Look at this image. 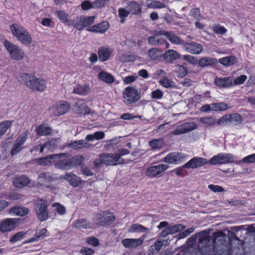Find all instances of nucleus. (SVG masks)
Returning <instances> with one entry per match:
<instances>
[{
	"mask_svg": "<svg viewBox=\"0 0 255 255\" xmlns=\"http://www.w3.org/2000/svg\"><path fill=\"white\" fill-rule=\"evenodd\" d=\"M165 6L164 3L156 0H152L148 5V7L154 8H161Z\"/></svg>",
	"mask_w": 255,
	"mask_h": 255,
	"instance_id": "052dcab7",
	"label": "nucleus"
},
{
	"mask_svg": "<svg viewBox=\"0 0 255 255\" xmlns=\"http://www.w3.org/2000/svg\"><path fill=\"white\" fill-rule=\"evenodd\" d=\"M149 230V229L143 227V226L138 224H135L132 225L130 228L128 229L129 233H135V232H139V233H145L147 232Z\"/></svg>",
	"mask_w": 255,
	"mask_h": 255,
	"instance_id": "ea45409f",
	"label": "nucleus"
},
{
	"mask_svg": "<svg viewBox=\"0 0 255 255\" xmlns=\"http://www.w3.org/2000/svg\"><path fill=\"white\" fill-rule=\"evenodd\" d=\"M100 157L102 158L103 164L106 165H116L118 163L115 154L102 153Z\"/></svg>",
	"mask_w": 255,
	"mask_h": 255,
	"instance_id": "b1692460",
	"label": "nucleus"
},
{
	"mask_svg": "<svg viewBox=\"0 0 255 255\" xmlns=\"http://www.w3.org/2000/svg\"><path fill=\"white\" fill-rule=\"evenodd\" d=\"M57 179V175L51 172H43L38 176L39 183L41 185L51 182Z\"/></svg>",
	"mask_w": 255,
	"mask_h": 255,
	"instance_id": "412c9836",
	"label": "nucleus"
},
{
	"mask_svg": "<svg viewBox=\"0 0 255 255\" xmlns=\"http://www.w3.org/2000/svg\"><path fill=\"white\" fill-rule=\"evenodd\" d=\"M211 104L212 111H225L230 108V107L228 106L227 104L224 102H220L219 103H213Z\"/></svg>",
	"mask_w": 255,
	"mask_h": 255,
	"instance_id": "37998d69",
	"label": "nucleus"
},
{
	"mask_svg": "<svg viewBox=\"0 0 255 255\" xmlns=\"http://www.w3.org/2000/svg\"><path fill=\"white\" fill-rule=\"evenodd\" d=\"M47 233V230L46 229H42L37 230L35 236L31 238L28 242H33L35 241H38L41 238H43L45 237V234Z\"/></svg>",
	"mask_w": 255,
	"mask_h": 255,
	"instance_id": "de8ad7c7",
	"label": "nucleus"
},
{
	"mask_svg": "<svg viewBox=\"0 0 255 255\" xmlns=\"http://www.w3.org/2000/svg\"><path fill=\"white\" fill-rule=\"evenodd\" d=\"M208 163L206 158L194 157L182 166L183 168H197Z\"/></svg>",
	"mask_w": 255,
	"mask_h": 255,
	"instance_id": "2eb2a0df",
	"label": "nucleus"
},
{
	"mask_svg": "<svg viewBox=\"0 0 255 255\" xmlns=\"http://www.w3.org/2000/svg\"><path fill=\"white\" fill-rule=\"evenodd\" d=\"M171 234H173L179 231L183 230L185 227L182 224H176L174 226L169 227Z\"/></svg>",
	"mask_w": 255,
	"mask_h": 255,
	"instance_id": "6e6d98bb",
	"label": "nucleus"
},
{
	"mask_svg": "<svg viewBox=\"0 0 255 255\" xmlns=\"http://www.w3.org/2000/svg\"><path fill=\"white\" fill-rule=\"evenodd\" d=\"M163 144L162 139H155L150 140L149 145L152 149H159L162 147Z\"/></svg>",
	"mask_w": 255,
	"mask_h": 255,
	"instance_id": "3c124183",
	"label": "nucleus"
},
{
	"mask_svg": "<svg viewBox=\"0 0 255 255\" xmlns=\"http://www.w3.org/2000/svg\"><path fill=\"white\" fill-rule=\"evenodd\" d=\"M83 17L84 20V28L92 24L94 22V20L95 18L94 16Z\"/></svg>",
	"mask_w": 255,
	"mask_h": 255,
	"instance_id": "e2e57ef3",
	"label": "nucleus"
},
{
	"mask_svg": "<svg viewBox=\"0 0 255 255\" xmlns=\"http://www.w3.org/2000/svg\"><path fill=\"white\" fill-rule=\"evenodd\" d=\"M184 157L185 156L181 153L172 152L167 155L164 161L168 163H177L181 162Z\"/></svg>",
	"mask_w": 255,
	"mask_h": 255,
	"instance_id": "4be33fe9",
	"label": "nucleus"
},
{
	"mask_svg": "<svg viewBox=\"0 0 255 255\" xmlns=\"http://www.w3.org/2000/svg\"><path fill=\"white\" fill-rule=\"evenodd\" d=\"M20 221L19 218L6 219L0 223V231L2 232L10 231L18 226Z\"/></svg>",
	"mask_w": 255,
	"mask_h": 255,
	"instance_id": "f8f14e48",
	"label": "nucleus"
},
{
	"mask_svg": "<svg viewBox=\"0 0 255 255\" xmlns=\"http://www.w3.org/2000/svg\"><path fill=\"white\" fill-rule=\"evenodd\" d=\"M105 133L103 131H97L93 134H90L86 135L85 139L87 141H93L94 139L100 140L105 137Z\"/></svg>",
	"mask_w": 255,
	"mask_h": 255,
	"instance_id": "c03bdc74",
	"label": "nucleus"
},
{
	"mask_svg": "<svg viewBox=\"0 0 255 255\" xmlns=\"http://www.w3.org/2000/svg\"><path fill=\"white\" fill-rule=\"evenodd\" d=\"M219 62L223 65L229 66L236 64L238 62V60L236 57L230 56L220 58Z\"/></svg>",
	"mask_w": 255,
	"mask_h": 255,
	"instance_id": "f704fd0d",
	"label": "nucleus"
},
{
	"mask_svg": "<svg viewBox=\"0 0 255 255\" xmlns=\"http://www.w3.org/2000/svg\"><path fill=\"white\" fill-rule=\"evenodd\" d=\"M163 58L165 62L172 64L174 60L179 59L181 55L176 51L173 49L166 50L162 55Z\"/></svg>",
	"mask_w": 255,
	"mask_h": 255,
	"instance_id": "a211bd4d",
	"label": "nucleus"
},
{
	"mask_svg": "<svg viewBox=\"0 0 255 255\" xmlns=\"http://www.w3.org/2000/svg\"><path fill=\"white\" fill-rule=\"evenodd\" d=\"M74 107L78 114H86L90 113V108L85 104L83 99H79L75 103Z\"/></svg>",
	"mask_w": 255,
	"mask_h": 255,
	"instance_id": "393cba45",
	"label": "nucleus"
},
{
	"mask_svg": "<svg viewBox=\"0 0 255 255\" xmlns=\"http://www.w3.org/2000/svg\"><path fill=\"white\" fill-rule=\"evenodd\" d=\"M90 92V88L89 84H77L74 87L72 93L82 96H86L88 95Z\"/></svg>",
	"mask_w": 255,
	"mask_h": 255,
	"instance_id": "a878e982",
	"label": "nucleus"
},
{
	"mask_svg": "<svg viewBox=\"0 0 255 255\" xmlns=\"http://www.w3.org/2000/svg\"><path fill=\"white\" fill-rule=\"evenodd\" d=\"M114 215L109 212L100 211L94 215V221L99 226L109 225L115 221Z\"/></svg>",
	"mask_w": 255,
	"mask_h": 255,
	"instance_id": "39448f33",
	"label": "nucleus"
},
{
	"mask_svg": "<svg viewBox=\"0 0 255 255\" xmlns=\"http://www.w3.org/2000/svg\"><path fill=\"white\" fill-rule=\"evenodd\" d=\"M76 27L79 30H82L84 28L83 17H77L75 21L73 20V24L70 25Z\"/></svg>",
	"mask_w": 255,
	"mask_h": 255,
	"instance_id": "8fccbe9b",
	"label": "nucleus"
},
{
	"mask_svg": "<svg viewBox=\"0 0 255 255\" xmlns=\"http://www.w3.org/2000/svg\"><path fill=\"white\" fill-rule=\"evenodd\" d=\"M136 59V57L134 55L132 54H124L119 58L120 61L125 63L134 61Z\"/></svg>",
	"mask_w": 255,
	"mask_h": 255,
	"instance_id": "864d4df0",
	"label": "nucleus"
},
{
	"mask_svg": "<svg viewBox=\"0 0 255 255\" xmlns=\"http://www.w3.org/2000/svg\"><path fill=\"white\" fill-rule=\"evenodd\" d=\"M4 45L12 59L19 61L23 58L24 52L19 46L12 44L7 40L4 41Z\"/></svg>",
	"mask_w": 255,
	"mask_h": 255,
	"instance_id": "423d86ee",
	"label": "nucleus"
},
{
	"mask_svg": "<svg viewBox=\"0 0 255 255\" xmlns=\"http://www.w3.org/2000/svg\"><path fill=\"white\" fill-rule=\"evenodd\" d=\"M84 159L83 156L77 155L54 163L55 167L62 170H69L78 165H81Z\"/></svg>",
	"mask_w": 255,
	"mask_h": 255,
	"instance_id": "f03ea898",
	"label": "nucleus"
},
{
	"mask_svg": "<svg viewBox=\"0 0 255 255\" xmlns=\"http://www.w3.org/2000/svg\"><path fill=\"white\" fill-rule=\"evenodd\" d=\"M234 157L230 153H219L213 156L208 161L211 165L224 164L232 163L234 161Z\"/></svg>",
	"mask_w": 255,
	"mask_h": 255,
	"instance_id": "1a4fd4ad",
	"label": "nucleus"
},
{
	"mask_svg": "<svg viewBox=\"0 0 255 255\" xmlns=\"http://www.w3.org/2000/svg\"><path fill=\"white\" fill-rule=\"evenodd\" d=\"M128 153H129V151L127 149H119L117 153L115 154L118 164L124 163V160L123 158H121V156Z\"/></svg>",
	"mask_w": 255,
	"mask_h": 255,
	"instance_id": "09e8293b",
	"label": "nucleus"
},
{
	"mask_svg": "<svg viewBox=\"0 0 255 255\" xmlns=\"http://www.w3.org/2000/svg\"><path fill=\"white\" fill-rule=\"evenodd\" d=\"M75 227L82 229H89L92 228V224L85 219H81L76 221L75 223Z\"/></svg>",
	"mask_w": 255,
	"mask_h": 255,
	"instance_id": "58836bf2",
	"label": "nucleus"
},
{
	"mask_svg": "<svg viewBox=\"0 0 255 255\" xmlns=\"http://www.w3.org/2000/svg\"><path fill=\"white\" fill-rule=\"evenodd\" d=\"M112 51V50L109 48L100 47L98 51L99 59L103 62L108 60L110 58Z\"/></svg>",
	"mask_w": 255,
	"mask_h": 255,
	"instance_id": "c756f323",
	"label": "nucleus"
},
{
	"mask_svg": "<svg viewBox=\"0 0 255 255\" xmlns=\"http://www.w3.org/2000/svg\"><path fill=\"white\" fill-rule=\"evenodd\" d=\"M108 0H96L93 2L94 8H101L108 4Z\"/></svg>",
	"mask_w": 255,
	"mask_h": 255,
	"instance_id": "680f3d73",
	"label": "nucleus"
},
{
	"mask_svg": "<svg viewBox=\"0 0 255 255\" xmlns=\"http://www.w3.org/2000/svg\"><path fill=\"white\" fill-rule=\"evenodd\" d=\"M56 15L61 21L70 26L73 24V20L69 19V14L63 10H58L56 11Z\"/></svg>",
	"mask_w": 255,
	"mask_h": 255,
	"instance_id": "2f4dec72",
	"label": "nucleus"
},
{
	"mask_svg": "<svg viewBox=\"0 0 255 255\" xmlns=\"http://www.w3.org/2000/svg\"><path fill=\"white\" fill-rule=\"evenodd\" d=\"M61 178L66 180L74 187L78 186L81 183V178L71 172L65 173L61 176Z\"/></svg>",
	"mask_w": 255,
	"mask_h": 255,
	"instance_id": "aec40b11",
	"label": "nucleus"
},
{
	"mask_svg": "<svg viewBox=\"0 0 255 255\" xmlns=\"http://www.w3.org/2000/svg\"><path fill=\"white\" fill-rule=\"evenodd\" d=\"M184 47L187 52L192 54H198L203 51L202 45L195 42L190 43L184 42Z\"/></svg>",
	"mask_w": 255,
	"mask_h": 255,
	"instance_id": "f3484780",
	"label": "nucleus"
},
{
	"mask_svg": "<svg viewBox=\"0 0 255 255\" xmlns=\"http://www.w3.org/2000/svg\"><path fill=\"white\" fill-rule=\"evenodd\" d=\"M109 24L107 21H103L97 25L90 27L87 30L91 32L104 33L109 28Z\"/></svg>",
	"mask_w": 255,
	"mask_h": 255,
	"instance_id": "cd10ccee",
	"label": "nucleus"
},
{
	"mask_svg": "<svg viewBox=\"0 0 255 255\" xmlns=\"http://www.w3.org/2000/svg\"><path fill=\"white\" fill-rule=\"evenodd\" d=\"M61 139L59 138H52L50 140L46 142L47 148L52 151L55 149L61 147Z\"/></svg>",
	"mask_w": 255,
	"mask_h": 255,
	"instance_id": "c9c22d12",
	"label": "nucleus"
},
{
	"mask_svg": "<svg viewBox=\"0 0 255 255\" xmlns=\"http://www.w3.org/2000/svg\"><path fill=\"white\" fill-rule=\"evenodd\" d=\"M17 79L19 82L25 84L28 88L34 91L42 92L46 88V83L45 80L37 78L34 75L31 74L20 73L17 76Z\"/></svg>",
	"mask_w": 255,
	"mask_h": 255,
	"instance_id": "f257e3e1",
	"label": "nucleus"
},
{
	"mask_svg": "<svg viewBox=\"0 0 255 255\" xmlns=\"http://www.w3.org/2000/svg\"><path fill=\"white\" fill-rule=\"evenodd\" d=\"M36 131L37 134L40 136L49 135H50L52 132V129L47 125L45 124L39 125L37 127Z\"/></svg>",
	"mask_w": 255,
	"mask_h": 255,
	"instance_id": "473e14b6",
	"label": "nucleus"
},
{
	"mask_svg": "<svg viewBox=\"0 0 255 255\" xmlns=\"http://www.w3.org/2000/svg\"><path fill=\"white\" fill-rule=\"evenodd\" d=\"M190 15L194 17V18L199 20L201 17L204 18L203 16H201L200 13V10L199 8H193L190 11Z\"/></svg>",
	"mask_w": 255,
	"mask_h": 255,
	"instance_id": "338daca9",
	"label": "nucleus"
},
{
	"mask_svg": "<svg viewBox=\"0 0 255 255\" xmlns=\"http://www.w3.org/2000/svg\"><path fill=\"white\" fill-rule=\"evenodd\" d=\"M160 83L161 85H162L163 86H164L165 88H171L174 87V82L172 81L167 79L164 78L160 81Z\"/></svg>",
	"mask_w": 255,
	"mask_h": 255,
	"instance_id": "0e129e2a",
	"label": "nucleus"
},
{
	"mask_svg": "<svg viewBox=\"0 0 255 255\" xmlns=\"http://www.w3.org/2000/svg\"><path fill=\"white\" fill-rule=\"evenodd\" d=\"M35 210L38 219L41 221H45L48 218V211L46 201L37 199L35 205Z\"/></svg>",
	"mask_w": 255,
	"mask_h": 255,
	"instance_id": "0eeeda50",
	"label": "nucleus"
},
{
	"mask_svg": "<svg viewBox=\"0 0 255 255\" xmlns=\"http://www.w3.org/2000/svg\"><path fill=\"white\" fill-rule=\"evenodd\" d=\"M29 133L28 130H26L21 133L16 139L10 150V154L12 156L17 154L23 148L22 145L27 139Z\"/></svg>",
	"mask_w": 255,
	"mask_h": 255,
	"instance_id": "9d476101",
	"label": "nucleus"
},
{
	"mask_svg": "<svg viewBox=\"0 0 255 255\" xmlns=\"http://www.w3.org/2000/svg\"><path fill=\"white\" fill-rule=\"evenodd\" d=\"M183 59L185 61L188 62L189 63L194 65H195L198 63L199 61L196 57L190 55H184Z\"/></svg>",
	"mask_w": 255,
	"mask_h": 255,
	"instance_id": "13d9d810",
	"label": "nucleus"
},
{
	"mask_svg": "<svg viewBox=\"0 0 255 255\" xmlns=\"http://www.w3.org/2000/svg\"><path fill=\"white\" fill-rule=\"evenodd\" d=\"M11 125V122L10 121H4L0 123V138L7 129L10 127Z\"/></svg>",
	"mask_w": 255,
	"mask_h": 255,
	"instance_id": "603ef678",
	"label": "nucleus"
},
{
	"mask_svg": "<svg viewBox=\"0 0 255 255\" xmlns=\"http://www.w3.org/2000/svg\"><path fill=\"white\" fill-rule=\"evenodd\" d=\"M86 139L72 141L69 144L68 146L75 150H79L82 148H88L93 146L92 144L88 143Z\"/></svg>",
	"mask_w": 255,
	"mask_h": 255,
	"instance_id": "5701e85b",
	"label": "nucleus"
},
{
	"mask_svg": "<svg viewBox=\"0 0 255 255\" xmlns=\"http://www.w3.org/2000/svg\"><path fill=\"white\" fill-rule=\"evenodd\" d=\"M67 156L68 154L66 153L51 154L47 156L36 159L35 162L38 165L40 166H49L52 165L56 161L58 162V159H60L62 157H66Z\"/></svg>",
	"mask_w": 255,
	"mask_h": 255,
	"instance_id": "6e6552de",
	"label": "nucleus"
},
{
	"mask_svg": "<svg viewBox=\"0 0 255 255\" xmlns=\"http://www.w3.org/2000/svg\"><path fill=\"white\" fill-rule=\"evenodd\" d=\"M197 128L196 123H185L177 126L172 133L174 135H180L189 132Z\"/></svg>",
	"mask_w": 255,
	"mask_h": 255,
	"instance_id": "ddd939ff",
	"label": "nucleus"
},
{
	"mask_svg": "<svg viewBox=\"0 0 255 255\" xmlns=\"http://www.w3.org/2000/svg\"><path fill=\"white\" fill-rule=\"evenodd\" d=\"M230 125L236 126L241 124L243 121L242 116L238 113L229 114Z\"/></svg>",
	"mask_w": 255,
	"mask_h": 255,
	"instance_id": "72a5a7b5",
	"label": "nucleus"
},
{
	"mask_svg": "<svg viewBox=\"0 0 255 255\" xmlns=\"http://www.w3.org/2000/svg\"><path fill=\"white\" fill-rule=\"evenodd\" d=\"M199 121L203 124L205 125L206 127H214L217 124L216 119L211 116L202 117Z\"/></svg>",
	"mask_w": 255,
	"mask_h": 255,
	"instance_id": "4c0bfd02",
	"label": "nucleus"
},
{
	"mask_svg": "<svg viewBox=\"0 0 255 255\" xmlns=\"http://www.w3.org/2000/svg\"><path fill=\"white\" fill-rule=\"evenodd\" d=\"M31 180L26 175H21L13 179L14 186L17 188H22L30 183Z\"/></svg>",
	"mask_w": 255,
	"mask_h": 255,
	"instance_id": "bb28decb",
	"label": "nucleus"
},
{
	"mask_svg": "<svg viewBox=\"0 0 255 255\" xmlns=\"http://www.w3.org/2000/svg\"><path fill=\"white\" fill-rule=\"evenodd\" d=\"M176 69L177 70L178 76L180 77H183L187 74V70L182 65H177L176 66Z\"/></svg>",
	"mask_w": 255,
	"mask_h": 255,
	"instance_id": "774afa93",
	"label": "nucleus"
},
{
	"mask_svg": "<svg viewBox=\"0 0 255 255\" xmlns=\"http://www.w3.org/2000/svg\"><path fill=\"white\" fill-rule=\"evenodd\" d=\"M127 8L131 14L138 15L141 12V5L135 1L129 2L127 6Z\"/></svg>",
	"mask_w": 255,
	"mask_h": 255,
	"instance_id": "c85d7f7f",
	"label": "nucleus"
},
{
	"mask_svg": "<svg viewBox=\"0 0 255 255\" xmlns=\"http://www.w3.org/2000/svg\"><path fill=\"white\" fill-rule=\"evenodd\" d=\"M148 55L153 60H159L161 57V51L157 48H151L148 51Z\"/></svg>",
	"mask_w": 255,
	"mask_h": 255,
	"instance_id": "a19ab883",
	"label": "nucleus"
},
{
	"mask_svg": "<svg viewBox=\"0 0 255 255\" xmlns=\"http://www.w3.org/2000/svg\"><path fill=\"white\" fill-rule=\"evenodd\" d=\"M143 243V239H124L122 241L123 246L128 249L136 248L141 245Z\"/></svg>",
	"mask_w": 255,
	"mask_h": 255,
	"instance_id": "dca6fc26",
	"label": "nucleus"
},
{
	"mask_svg": "<svg viewBox=\"0 0 255 255\" xmlns=\"http://www.w3.org/2000/svg\"><path fill=\"white\" fill-rule=\"evenodd\" d=\"M10 29L13 35L23 44L28 45L31 43L30 34L20 24H13L10 26Z\"/></svg>",
	"mask_w": 255,
	"mask_h": 255,
	"instance_id": "7ed1b4c3",
	"label": "nucleus"
},
{
	"mask_svg": "<svg viewBox=\"0 0 255 255\" xmlns=\"http://www.w3.org/2000/svg\"><path fill=\"white\" fill-rule=\"evenodd\" d=\"M213 30L214 32L217 34H223L227 32V29L219 24H216L213 26Z\"/></svg>",
	"mask_w": 255,
	"mask_h": 255,
	"instance_id": "4d7b16f0",
	"label": "nucleus"
},
{
	"mask_svg": "<svg viewBox=\"0 0 255 255\" xmlns=\"http://www.w3.org/2000/svg\"><path fill=\"white\" fill-rule=\"evenodd\" d=\"M229 117V114H227L222 116L217 122V124L220 126H224L230 125V117Z\"/></svg>",
	"mask_w": 255,
	"mask_h": 255,
	"instance_id": "5fc2aeb1",
	"label": "nucleus"
},
{
	"mask_svg": "<svg viewBox=\"0 0 255 255\" xmlns=\"http://www.w3.org/2000/svg\"><path fill=\"white\" fill-rule=\"evenodd\" d=\"M25 235V233L23 232H19L14 235L10 239L9 241L11 243L16 242L23 239Z\"/></svg>",
	"mask_w": 255,
	"mask_h": 255,
	"instance_id": "bf43d9fd",
	"label": "nucleus"
},
{
	"mask_svg": "<svg viewBox=\"0 0 255 255\" xmlns=\"http://www.w3.org/2000/svg\"><path fill=\"white\" fill-rule=\"evenodd\" d=\"M163 245V241L157 240L154 244L151 246L149 249V252L151 255H153L155 252L158 253L161 250Z\"/></svg>",
	"mask_w": 255,
	"mask_h": 255,
	"instance_id": "a18cd8bd",
	"label": "nucleus"
},
{
	"mask_svg": "<svg viewBox=\"0 0 255 255\" xmlns=\"http://www.w3.org/2000/svg\"><path fill=\"white\" fill-rule=\"evenodd\" d=\"M216 62L217 60L214 58L204 57L199 60L198 64L201 67H204L214 65Z\"/></svg>",
	"mask_w": 255,
	"mask_h": 255,
	"instance_id": "e433bc0d",
	"label": "nucleus"
},
{
	"mask_svg": "<svg viewBox=\"0 0 255 255\" xmlns=\"http://www.w3.org/2000/svg\"><path fill=\"white\" fill-rule=\"evenodd\" d=\"M168 167L169 166L167 164H159L148 168L145 174L150 177H154L164 172Z\"/></svg>",
	"mask_w": 255,
	"mask_h": 255,
	"instance_id": "4468645a",
	"label": "nucleus"
},
{
	"mask_svg": "<svg viewBox=\"0 0 255 255\" xmlns=\"http://www.w3.org/2000/svg\"><path fill=\"white\" fill-rule=\"evenodd\" d=\"M167 34V38L173 43L180 45L184 43V41L181 39L179 37L176 35L173 32H169Z\"/></svg>",
	"mask_w": 255,
	"mask_h": 255,
	"instance_id": "79ce46f5",
	"label": "nucleus"
},
{
	"mask_svg": "<svg viewBox=\"0 0 255 255\" xmlns=\"http://www.w3.org/2000/svg\"><path fill=\"white\" fill-rule=\"evenodd\" d=\"M141 93L134 87L128 86L123 92L124 102L130 105L137 102L141 98Z\"/></svg>",
	"mask_w": 255,
	"mask_h": 255,
	"instance_id": "20e7f679",
	"label": "nucleus"
},
{
	"mask_svg": "<svg viewBox=\"0 0 255 255\" xmlns=\"http://www.w3.org/2000/svg\"><path fill=\"white\" fill-rule=\"evenodd\" d=\"M9 212L17 216H23L28 213L29 210L26 207L17 206L11 208Z\"/></svg>",
	"mask_w": 255,
	"mask_h": 255,
	"instance_id": "7c9ffc66",
	"label": "nucleus"
},
{
	"mask_svg": "<svg viewBox=\"0 0 255 255\" xmlns=\"http://www.w3.org/2000/svg\"><path fill=\"white\" fill-rule=\"evenodd\" d=\"M214 83L217 86L220 88H229L234 86L233 78L232 77H216Z\"/></svg>",
	"mask_w": 255,
	"mask_h": 255,
	"instance_id": "6ab92c4d",
	"label": "nucleus"
},
{
	"mask_svg": "<svg viewBox=\"0 0 255 255\" xmlns=\"http://www.w3.org/2000/svg\"><path fill=\"white\" fill-rule=\"evenodd\" d=\"M70 108V104L67 102H60L49 109V112L53 116H59L64 114Z\"/></svg>",
	"mask_w": 255,
	"mask_h": 255,
	"instance_id": "9b49d317",
	"label": "nucleus"
},
{
	"mask_svg": "<svg viewBox=\"0 0 255 255\" xmlns=\"http://www.w3.org/2000/svg\"><path fill=\"white\" fill-rule=\"evenodd\" d=\"M247 77L246 75H243L237 77L234 80L233 79L234 86L242 84L247 80Z\"/></svg>",
	"mask_w": 255,
	"mask_h": 255,
	"instance_id": "69168bd1",
	"label": "nucleus"
},
{
	"mask_svg": "<svg viewBox=\"0 0 255 255\" xmlns=\"http://www.w3.org/2000/svg\"><path fill=\"white\" fill-rule=\"evenodd\" d=\"M98 77L101 80L108 83H112L114 81V78L113 76L107 72H100L98 75Z\"/></svg>",
	"mask_w": 255,
	"mask_h": 255,
	"instance_id": "49530a36",
	"label": "nucleus"
}]
</instances>
